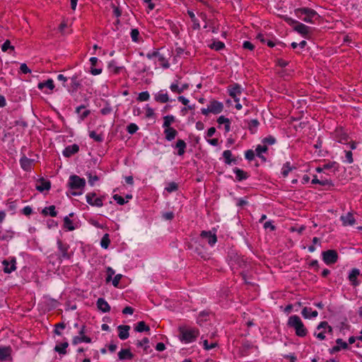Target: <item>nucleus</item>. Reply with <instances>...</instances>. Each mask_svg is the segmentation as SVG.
Segmentation results:
<instances>
[{"instance_id": "f257e3e1", "label": "nucleus", "mask_w": 362, "mask_h": 362, "mask_svg": "<svg viewBox=\"0 0 362 362\" xmlns=\"http://www.w3.org/2000/svg\"><path fill=\"white\" fill-rule=\"evenodd\" d=\"M69 187L71 194L78 196L83 194L86 185V180L77 175H71L69 179Z\"/></svg>"}, {"instance_id": "f03ea898", "label": "nucleus", "mask_w": 362, "mask_h": 362, "mask_svg": "<svg viewBox=\"0 0 362 362\" xmlns=\"http://www.w3.org/2000/svg\"><path fill=\"white\" fill-rule=\"evenodd\" d=\"M288 325L294 329L296 334L298 337H303L308 333L303 322L298 315H291L288 320Z\"/></svg>"}, {"instance_id": "7ed1b4c3", "label": "nucleus", "mask_w": 362, "mask_h": 362, "mask_svg": "<svg viewBox=\"0 0 362 362\" xmlns=\"http://www.w3.org/2000/svg\"><path fill=\"white\" fill-rule=\"evenodd\" d=\"M180 340L184 344H189L195 341L199 335V331L193 328L180 327Z\"/></svg>"}, {"instance_id": "20e7f679", "label": "nucleus", "mask_w": 362, "mask_h": 362, "mask_svg": "<svg viewBox=\"0 0 362 362\" xmlns=\"http://www.w3.org/2000/svg\"><path fill=\"white\" fill-rule=\"evenodd\" d=\"M295 13L297 16L300 14H304L305 16L303 18V21L306 23H313V18L317 16V13L310 8H300L295 10Z\"/></svg>"}, {"instance_id": "39448f33", "label": "nucleus", "mask_w": 362, "mask_h": 362, "mask_svg": "<svg viewBox=\"0 0 362 362\" xmlns=\"http://www.w3.org/2000/svg\"><path fill=\"white\" fill-rule=\"evenodd\" d=\"M331 332L332 328L327 322H322L317 326L314 334L317 339L323 340L326 338V334L330 333Z\"/></svg>"}, {"instance_id": "423d86ee", "label": "nucleus", "mask_w": 362, "mask_h": 362, "mask_svg": "<svg viewBox=\"0 0 362 362\" xmlns=\"http://www.w3.org/2000/svg\"><path fill=\"white\" fill-rule=\"evenodd\" d=\"M81 343H92V339L86 335L85 326L80 328L78 334L74 337L72 339V344L77 345Z\"/></svg>"}, {"instance_id": "0eeeda50", "label": "nucleus", "mask_w": 362, "mask_h": 362, "mask_svg": "<svg viewBox=\"0 0 362 362\" xmlns=\"http://www.w3.org/2000/svg\"><path fill=\"white\" fill-rule=\"evenodd\" d=\"M147 56L149 59H153L155 63H158L159 65L163 67H168L169 65L168 59L164 57L163 54H161L158 51H154L151 54H148Z\"/></svg>"}, {"instance_id": "6e6552de", "label": "nucleus", "mask_w": 362, "mask_h": 362, "mask_svg": "<svg viewBox=\"0 0 362 362\" xmlns=\"http://www.w3.org/2000/svg\"><path fill=\"white\" fill-rule=\"evenodd\" d=\"M86 198L87 203L91 206L100 207L103 205L102 198L97 197L95 193H88Z\"/></svg>"}, {"instance_id": "1a4fd4ad", "label": "nucleus", "mask_w": 362, "mask_h": 362, "mask_svg": "<svg viewBox=\"0 0 362 362\" xmlns=\"http://www.w3.org/2000/svg\"><path fill=\"white\" fill-rule=\"evenodd\" d=\"M73 213H71L69 216H65L64 218V228L67 230H74L78 228V222L75 220H71L69 216H72Z\"/></svg>"}, {"instance_id": "9d476101", "label": "nucleus", "mask_w": 362, "mask_h": 362, "mask_svg": "<svg viewBox=\"0 0 362 362\" xmlns=\"http://www.w3.org/2000/svg\"><path fill=\"white\" fill-rule=\"evenodd\" d=\"M322 259L327 264H331L337 262V254L334 250H327L322 253Z\"/></svg>"}, {"instance_id": "9b49d317", "label": "nucleus", "mask_w": 362, "mask_h": 362, "mask_svg": "<svg viewBox=\"0 0 362 362\" xmlns=\"http://www.w3.org/2000/svg\"><path fill=\"white\" fill-rule=\"evenodd\" d=\"M189 54V52L185 51L183 48L177 47L173 52V61L175 64H178L180 59H187Z\"/></svg>"}, {"instance_id": "f8f14e48", "label": "nucleus", "mask_w": 362, "mask_h": 362, "mask_svg": "<svg viewBox=\"0 0 362 362\" xmlns=\"http://www.w3.org/2000/svg\"><path fill=\"white\" fill-rule=\"evenodd\" d=\"M2 264L4 265V272L6 274H11L16 269V261L15 258L5 259L2 262Z\"/></svg>"}, {"instance_id": "ddd939ff", "label": "nucleus", "mask_w": 362, "mask_h": 362, "mask_svg": "<svg viewBox=\"0 0 362 362\" xmlns=\"http://www.w3.org/2000/svg\"><path fill=\"white\" fill-rule=\"evenodd\" d=\"M35 187L37 190L43 193L45 192H48L50 189L51 183L47 180L40 178L37 181Z\"/></svg>"}, {"instance_id": "4468645a", "label": "nucleus", "mask_w": 362, "mask_h": 362, "mask_svg": "<svg viewBox=\"0 0 362 362\" xmlns=\"http://www.w3.org/2000/svg\"><path fill=\"white\" fill-rule=\"evenodd\" d=\"M209 106L210 107L211 112L215 115L221 113L223 110V103L216 100L211 101Z\"/></svg>"}, {"instance_id": "2eb2a0df", "label": "nucleus", "mask_w": 362, "mask_h": 362, "mask_svg": "<svg viewBox=\"0 0 362 362\" xmlns=\"http://www.w3.org/2000/svg\"><path fill=\"white\" fill-rule=\"evenodd\" d=\"M344 226H352L356 223V220L351 213H347L340 218Z\"/></svg>"}, {"instance_id": "dca6fc26", "label": "nucleus", "mask_w": 362, "mask_h": 362, "mask_svg": "<svg viewBox=\"0 0 362 362\" xmlns=\"http://www.w3.org/2000/svg\"><path fill=\"white\" fill-rule=\"evenodd\" d=\"M201 235L202 238L205 239L211 246L214 245L217 241L216 234L211 231H203Z\"/></svg>"}, {"instance_id": "f3484780", "label": "nucleus", "mask_w": 362, "mask_h": 362, "mask_svg": "<svg viewBox=\"0 0 362 362\" xmlns=\"http://www.w3.org/2000/svg\"><path fill=\"white\" fill-rule=\"evenodd\" d=\"M170 88L172 92L180 93L188 88V85L187 83L180 84L178 81H176L170 85Z\"/></svg>"}, {"instance_id": "a211bd4d", "label": "nucleus", "mask_w": 362, "mask_h": 362, "mask_svg": "<svg viewBox=\"0 0 362 362\" xmlns=\"http://www.w3.org/2000/svg\"><path fill=\"white\" fill-rule=\"evenodd\" d=\"M293 29L303 37H306L310 33V27L301 23H298L297 25L294 26Z\"/></svg>"}, {"instance_id": "6ab92c4d", "label": "nucleus", "mask_w": 362, "mask_h": 362, "mask_svg": "<svg viewBox=\"0 0 362 362\" xmlns=\"http://www.w3.org/2000/svg\"><path fill=\"white\" fill-rule=\"evenodd\" d=\"M154 98L156 101L160 103H167L169 100V97L167 90H160L154 95Z\"/></svg>"}, {"instance_id": "aec40b11", "label": "nucleus", "mask_w": 362, "mask_h": 362, "mask_svg": "<svg viewBox=\"0 0 362 362\" xmlns=\"http://www.w3.org/2000/svg\"><path fill=\"white\" fill-rule=\"evenodd\" d=\"M217 122L218 124L219 127L221 128L223 127V129H225L226 132H230V122L229 119H228L227 117H225L224 116H220L217 119Z\"/></svg>"}, {"instance_id": "412c9836", "label": "nucleus", "mask_w": 362, "mask_h": 362, "mask_svg": "<svg viewBox=\"0 0 362 362\" xmlns=\"http://www.w3.org/2000/svg\"><path fill=\"white\" fill-rule=\"evenodd\" d=\"M230 95L234 99V101L238 100V96L242 93V88L238 85H235L228 89Z\"/></svg>"}, {"instance_id": "4be33fe9", "label": "nucleus", "mask_w": 362, "mask_h": 362, "mask_svg": "<svg viewBox=\"0 0 362 362\" xmlns=\"http://www.w3.org/2000/svg\"><path fill=\"white\" fill-rule=\"evenodd\" d=\"M129 329L130 327L128 325H119L118 327L119 337L122 340L127 339L129 336Z\"/></svg>"}, {"instance_id": "5701e85b", "label": "nucleus", "mask_w": 362, "mask_h": 362, "mask_svg": "<svg viewBox=\"0 0 362 362\" xmlns=\"http://www.w3.org/2000/svg\"><path fill=\"white\" fill-rule=\"evenodd\" d=\"M301 314L305 319L315 318L318 315L316 310H312L310 308H304L302 310Z\"/></svg>"}, {"instance_id": "b1692460", "label": "nucleus", "mask_w": 362, "mask_h": 362, "mask_svg": "<svg viewBox=\"0 0 362 362\" xmlns=\"http://www.w3.org/2000/svg\"><path fill=\"white\" fill-rule=\"evenodd\" d=\"M11 354V348L8 346H0V361L8 360Z\"/></svg>"}, {"instance_id": "393cba45", "label": "nucleus", "mask_w": 362, "mask_h": 362, "mask_svg": "<svg viewBox=\"0 0 362 362\" xmlns=\"http://www.w3.org/2000/svg\"><path fill=\"white\" fill-rule=\"evenodd\" d=\"M78 149H79V148H78V145H76V144L68 146L63 151V155L65 157H70L71 156L77 153L78 151Z\"/></svg>"}, {"instance_id": "a878e982", "label": "nucleus", "mask_w": 362, "mask_h": 362, "mask_svg": "<svg viewBox=\"0 0 362 362\" xmlns=\"http://www.w3.org/2000/svg\"><path fill=\"white\" fill-rule=\"evenodd\" d=\"M360 272L358 269H353L349 274V280L352 285L356 286L358 284L357 281V277L359 275Z\"/></svg>"}, {"instance_id": "bb28decb", "label": "nucleus", "mask_w": 362, "mask_h": 362, "mask_svg": "<svg viewBox=\"0 0 362 362\" xmlns=\"http://www.w3.org/2000/svg\"><path fill=\"white\" fill-rule=\"evenodd\" d=\"M97 306L100 310L103 313L108 312L110 310V307L107 302L103 298H99L97 301Z\"/></svg>"}, {"instance_id": "cd10ccee", "label": "nucleus", "mask_w": 362, "mask_h": 362, "mask_svg": "<svg viewBox=\"0 0 362 362\" xmlns=\"http://www.w3.org/2000/svg\"><path fill=\"white\" fill-rule=\"evenodd\" d=\"M21 168L25 170H30L32 168L33 160L28 158L26 157H23L21 160Z\"/></svg>"}, {"instance_id": "c85d7f7f", "label": "nucleus", "mask_w": 362, "mask_h": 362, "mask_svg": "<svg viewBox=\"0 0 362 362\" xmlns=\"http://www.w3.org/2000/svg\"><path fill=\"white\" fill-rule=\"evenodd\" d=\"M164 134H165V139L170 141L173 140L175 138L177 132L175 129H173L172 127H169V128H165Z\"/></svg>"}, {"instance_id": "c756f323", "label": "nucleus", "mask_w": 362, "mask_h": 362, "mask_svg": "<svg viewBox=\"0 0 362 362\" xmlns=\"http://www.w3.org/2000/svg\"><path fill=\"white\" fill-rule=\"evenodd\" d=\"M119 359L121 361L123 360H129L133 357V354L129 349H122L118 353Z\"/></svg>"}, {"instance_id": "7c9ffc66", "label": "nucleus", "mask_w": 362, "mask_h": 362, "mask_svg": "<svg viewBox=\"0 0 362 362\" xmlns=\"http://www.w3.org/2000/svg\"><path fill=\"white\" fill-rule=\"evenodd\" d=\"M37 86L40 90H43L45 88H47L49 90H52L54 87L53 81L52 79H48L45 82L39 83Z\"/></svg>"}, {"instance_id": "2f4dec72", "label": "nucleus", "mask_w": 362, "mask_h": 362, "mask_svg": "<svg viewBox=\"0 0 362 362\" xmlns=\"http://www.w3.org/2000/svg\"><path fill=\"white\" fill-rule=\"evenodd\" d=\"M312 183L313 184H320L321 185H327L330 183L329 180L327 177H323L321 176L318 178L317 176H315L312 180Z\"/></svg>"}, {"instance_id": "473e14b6", "label": "nucleus", "mask_w": 362, "mask_h": 362, "mask_svg": "<svg viewBox=\"0 0 362 362\" xmlns=\"http://www.w3.org/2000/svg\"><path fill=\"white\" fill-rule=\"evenodd\" d=\"M134 329L138 332H142L149 331L150 329L149 327L146 325L144 322L141 321L136 325Z\"/></svg>"}, {"instance_id": "72a5a7b5", "label": "nucleus", "mask_w": 362, "mask_h": 362, "mask_svg": "<svg viewBox=\"0 0 362 362\" xmlns=\"http://www.w3.org/2000/svg\"><path fill=\"white\" fill-rule=\"evenodd\" d=\"M176 148L178 149V155L182 156L186 148L185 142L183 140H178L176 143Z\"/></svg>"}, {"instance_id": "f704fd0d", "label": "nucleus", "mask_w": 362, "mask_h": 362, "mask_svg": "<svg viewBox=\"0 0 362 362\" xmlns=\"http://www.w3.org/2000/svg\"><path fill=\"white\" fill-rule=\"evenodd\" d=\"M164 122L163 127L164 128H169L172 123L175 122V117L173 115H167L163 117Z\"/></svg>"}, {"instance_id": "c9c22d12", "label": "nucleus", "mask_w": 362, "mask_h": 362, "mask_svg": "<svg viewBox=\"0 0 362 362\" xmlns=\"http://www.w3.org/2000/svg\"><path fill=\"white\" fill-rule=\"evenodd\" d=\"M42 214L45 215H50L51 216H57V211L55 210L54 206H49L48 207H45L42 210Z\"/></svg>"}, {"instance_id": "e433bc0d", "label": "nucleus", "mask_w": 362, "mask_h": 362, "mask_svg": "<svg viewBox=\"0 0 362 362\" xmlns=\"http://www.w3.org/2000/svg\"><path fill=\"white\" fill-rule=\"evenodd\" d=\"M177 189V185L174 182H171L166 185L165 187V191L168 193H172L173 192H175Z\"/></svg>"}, {"instance_id": "4c0bfd02", "label": "nucleus", "mask_w": 362, "mask_h": 362, "mask_svg": "<svg viewBox=\"0 0 362 362\" xmlns=\"http://www.w3.org/2000/svg\"><path fill=\"white\" fill-rule=\"evenodd\" d=\"M68 345L69 344L67 342H64V343L57 345L55 346L54 349L57 352L64 354L66 353V349L68 347Z\"/></svg>"}, {"instance_id": "58836bf2", "label": "nucleus", "mask_w": 362, "mask_h": 362, "mask_svg": "<svg viewBox=\"0 0 362 362\" xmlns=\"http://www.w3.org/2000/svg\"><path fill=\"white\" fill-rule=\"evenodd\" d=\"M267 151V146L264 144L258 145L255 149L256 153L259 157H262V153Z\"/></svg>"}, {"instance_id": "ea45409f", "label": "nucleus", "mask_w": 362, "mask_h": 362, "mask_svg": "<svg viewBox=\"0 0 362 362\" xmlns=\"http://www.w3.org/2000/svg\"><path fill=\"white\" fill-rule=\"evenodd\" d=\"M224 47H225L224 43L222 42H220V41L214 42L212 44H211L209 45V47L211 49H215L216 51L223 49Z\"/></svg>"}, {"instance_id": "a19ab883", "label": "nucleus", "mask_w": 362, "mask_h": 362, "mask_svg": "<svg viewBox=\"0 0 362 362\" xmlns=\"http://www.w3.org/2000/svg\"><path fill=\"white\" fill-rule=\"evenodd\" d=\"M110 240L108 234H105L101 239L100 245L103 248L107 249L110 245Z\"/></svg>"}, {"instance_id": "79ce46f5", "label": "nucleus", "mask_w": 362, "mask_h": 362, "mask_svg": "<svg viewBox=\"0 0 362 362\" xmlns=\"http://www.w3.org/2000/svg\"><path fill=\"white\" fill-rule=\"evenodd\" d=\"M187 13H188V14H189L192 21L193 22V28L194 29L199 28L200 25H199V22H198V20L195 17L194 13L192 11H188Z\"/></svg>"}, {"instance_id": "37998d69", "label": "nucleus", "mask_w": 362, "mask_h": 362, "mask_svg": "<svg viewBox=\"0 0 362 362\" xmlns=\"http://www.w3.org/2000/svg\"><path fill=\"white\" fill-rule=\"evenodd\" d=\"M106 282H110L112 279V276L115 274V271L112 267H107L106 268Z\"/></svg>"}, {"instance_id": "c03bdc74", "label": "nucleus", "mask_w": 362, "mask_h": 362, "mask_svg": "<svg viewBox=\"0 0 362 362\" xmlns=\"http://www.w3.org/2000/svg\"><path fill=\"white\" fill-rule=\"evenodd\" d=\"M150 98V94L148 91H144L139 94L138 100L139 101H147Z\"/></svg>"}, {"instance_id": "a18cd8bd", "label": "nucleus", "mask_w": 362, "mask_h": 362, "mask_svg": "<svg viewBox=\"0 0 362 362\" xmlns=\"http://www.w3.org/2000/svg\"><path fill=\"white\" fill-rule=\"evenodd\" d=\"M275 142L276 139L272 136H267L262 140V144H264L267 146L268 145H273Z\"/></svg>"}, {"instance_id": "49530a36", "label": "nucleus", "mask_w": 362, "mask_h": 362, "mask_svg": "<svg viewBox=\"0 0 362 362\" xmlns=\"http://www.w3.org/2000/svg\"><path fill=\"white\" fill-rule=\"evenodd\" d=\"M122 274H118L115 275L114 278L112 279L110 281H112V284L115 287H118L119 281L122 279Z\"/></svg>"}, {"instance_id": "de8ad7c7", "label": "nucleus", "mask_w": 362, "mask_h": 362, "mask_svg": "<svg viewBox=\"0 0 362 362\" xmlns=\"http://www.w3.org/2000/svg\"><path fill=\"white\" fill-rule=\"evenodd\" d=\"M14 49V47L11 45V42L7 40L4 42V43L1 46V49L3 52H6L8 49Z\"/></svg>"}, {"instance_id": "09e8293b", "label": "nucleus", "mask_w": 362, "mask_h": 362, "mask_svg": "<svg viewBox=\"0 0 362 362\" xmlns=\"http://www.w3.org/2000/svg\"><path fill=\"white\" fill-rule=\"evenodd\" d=\"M234 173H235V175H236L237 178H238V180H243V179H245V178H246L245 173L243 170H240V169H238V168L235 169V170H234Z\"/></svg>"}, {"instance_id": "8fccbe9b", "label": "nucleus", "mask_w": 362, "mask_h": 362, "mask_svg": "<svg viewBox=\"0 0 362 362\" xmlns=\"http://www.w3.org/2000/svg\"><path fill=\"white\" fill-rule=\"evenodd\" d=\"M203 346L206 350H211V349L215 348L217 346V344L215 342L209 344L207 340H204Z\"/></svg>"}, {"instance_id": "3c124183", "label": "nucleus", "mask_w": 362, "mask_h": 362, "mask_svg": "<svg viewBox=\"0 0 362 362\" xmlns=\"http://www.w3.org/2000/svg\"><path fill=\"white\" fill-rule=\"evenodd\" d=\"M146 116V117L151 118L154 115V110L152 107H151L148 105H146L145 107Z\"/></svg>"}, {"instance_id": "603ef678", "label": "nucleus", "mask_w": 362, "mask_h": 362, "mask_svg": "<svg viewBox=\"0 0 362 362\" xmlns=\"http://www.w3.org/2000/svg\"><path fill=\"white\" fill-rule=\"evenodd\" d=\"M138 129V126L134 123H131L127 127V131L131 134L135 133Z\"/></svg>"}, {"instance_id": "864d4df0", "label": "nucleus", "mask_w": 362, "mask_h": 362, "mask_svg": "<svg viewBox=\"0 0 362 362\" xmlns=\"http://www.w3.org/2000/svg\"><path fill=\"white\" fill-rule=\"evenodd\" d=\"M113 199L119 205H123L126 202H127V201H125V199L123 197H122L121 196H119L118 194H115L113 196Z\"/></svg>"}, {"instance_id": "5fc2aeb1", "label": "nucleus", "mask_w": 362, "mask_h": 362, "mask_svg": "<svg viewBox=\"0 0 362 362\" xmlns=\"http://www.w3.org/2000/svg\"><path fill=\"white\" fill-rule=\"evenodd\" d=\"M291 170V168L290 167L288 163H286V165H284L283 166L282 170H281V173L284 176H287Z\"/></svg>"}, {"instance_id": "6e6d98bb", "label": "nucleus", "mask_w": 362, "mask_h": 362, "mask_svg": "<svg viewBox=\"0 0 362 362\" xmlns=\"http://www.w3.org/2000/svg\"><path fill=\"white\" fill-rule=\"evenodd\" d=\"M139 35V32L137 29H132L131 31V37L133 41L137 42Z\"/></svg>"}, {"instance_id": "4d7b16f0", "label": "nucleus", "mask_w": 362, "mask_h": 362, "mask_svg": "<svg viewBox=\"0 0 362 362\" xmlns=\"http://www.w3.org/2000/svg\"><path fill=\"white\" fill-rule=\"evenodd\" d=\"M232 156V153L230 151L226 150L223 152V156L226 159V161L228 163H230L231 162L230 157Z\"/></svg>"}, {"instance_id": "13d9d810", "label": "nucleus", "mask_w": 362, "mask_h": 362, "mask_svg": "<svg viewBox=\"0 0 362 362\" xmlns=\"http://www.w3.org/2000/svg\"><path fill=\"white\" fill-rule=\"evenodd\" d=\"M282 18L287 23H288L289 25H297V23H298L297 21L296 20H293L291 18H289L286 16H282Z\"/></svg>"}, {"instance_id": "bf43d9fd", "label": "nucleus", "mask_w": 362, "mask_h": 362, "mask_svg": "<svg viewBox=\"0 0 362 362\" xmlns=\"http://www.w3.org/2000/svg\"><path fill=\"white\" fill-rule=\"evenodd\" d=\"M89 135L96 141H101L103 140V137L100 135L97 134L95 132H90Z\"/></svg>"}, {"instance_id": "052dcab7", "label": "nucleus", "mask_w": 362, "mask_h": 362, "mask_svg": "<svg viewBox=\"0 0 362 362\" xmlns=\"http://www.w3.org/2000/svg\"><path fill=\"white\" fill-rule=\"evenodd\" d=\"M337 344L338 346L340 347V349H346L348 347V344L346 341H343L342 339H338L337 340Z\"/></svg>"}, {"instance_id": "680f3d73", "label": "nucleus", "mask_w": 362, "mask_h": 362, "mask_svg": "<svg viewBox=\"0 0 362 362\" xmlns=\"http://www.w3.org/2000/svg\"><path fill=\"white\" fill-rule=\"evenodd\" d=\"M255 157V153L252 150H248L245 152V158L249 160H252Z\"/></svg>"}, {"instance_id": "e2e57ef3", "label": "nucleus", "mask_w": 362, "mask_h": 362, "mask_svg": "<svg viewBox=\"0 0 362 362\" xmlns=\"http://www.w3.org/2000/svg\"><path fill=\"white\" fill-rule=\"evenodd\" d=\"M243 47V48L250 49V50H253V49H254V45L249 41H245Z\"/></svg>"}, {"instance_id": "0e129e2a", "label": "nucleus", "mask_w": 362, "mask_h": 362, "mask_svg": "<svg viewBox=\"0 0 362 362\" xmlns=\"http://www.w3.org/2000/svg\"><path fill=\"white\" fill-rule=\"evenodd\" d=\"M288 64V62L283 59H277V65L281 67H284Z\"/></svg>"}, {"instance_id": "69168bd1", "label": "nucleus", "mask_w": 362, "mask_h": 362, "mask_svg": "<svg viewBox=\"0 0 362 362\" xmlns=\"http://www.w3.org/2000/svg\"><path fill=\"white\" fill-rule=\"evenodd\" d=\"M98 180V177L97 176H95V175H94V176L90 175L89 177H88V182L92 186Z\"/></svg>"}, {"instance_id": "338daca9", "label": "nucleus", "mask_w": 362, "mask_h": 362, "mask_svg": "<svg viewBox=\"0 0 362 362\" xmlns=\"http://www.w3.org/2000/svg\"><path fill=\"white\" fill-rule=\"evenodd\" d=\"M156 349L158 351H163L165 349V346L163 343L162 342H160V343H158L156 346Z\"/></svg>"}, {"instance_id": "774afa93", "label": "nucleus", "mask_w": 362, "mask_h": 362, "mask_svg": "<svg viewBox=\"0 0 362 362\" xmlns=\"http://www.w3.org/2000/svg\"><path fill=\"white\" fill-rule=\"evenodd\" d=\"M122 313L127 315H132L134 313V310L131 307H126L123 309Z\"/></svg>"}]
</instances>
